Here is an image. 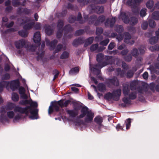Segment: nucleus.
<instances>
[{"instance_id":"obj_1","label":"nucleus","mask_w":159,"mask_h":159,"mask_svg":"<svg viewBox=\"0 0 159 159\" xmlns=\"http://www.w3.org/2000/svg\"><path fill=\"white\" fill-rule=\"evenodd\" d=\"M20 104L25 105L26 104H30L31 107H27L24 109H25L28 111V114H26L31 119H35L38 118L37 111L33 109L32 107H36L38 105L37 102H32L31 100H27L26 99L25 101H21L20 102Z\"/></svg>"},{"instance_id":"obj_2","label":"nucleus","mask_w":159,"mask_h":159,"mask_svg":"<svg viewBox=\"0 0 159 159\" xmlns=\"http://www.w3.org/2000/svg\"><path fill=\"white\" fill-rule=\"evenodd\" d=\"M86 116L85 119L86 122H90L92 121L94 117V114L91 111H89L86 107H83L81 110V114L79 116L80 118H82Z\"/></svg>"},{"instance_id":"obj_3","label":"nucleus","mask_w":159,"mask_h":159,"mask_svg":"<svg viewBox=\"0 0 159 159\" xmlns=\"http://www.w3.org/2000/svg\"><path fill=\"white\" fill-rule=\"evenodd\" d=\"M19 82L18 80L12 81L11 82L3 81L0 83V91L2 90L3 87L8 88L9 87L13 90H15L18 86Z\"/></svg>"},{"instance_id":"obj_4","label":"nucleus","mask_w":159,"mask_h":159,"mask_svg":"<svg viewBox=\"0 0 159 159\" xmlns=\"http://www.w3.org/2000/svg\"><path fill=\"white\" fill-rule=\"evenodd\" d=\"M5 109L7 110H10L14 109V111L15 113L16 112H18L20 113H25L26 114H28V111L26 109L19 106H16L15 104L11 102L8 103L7 104L5 107Z\"/></svg>"},{"instance_id":"obj_5","label":"nucleus","mask_w":159,"mask_h":159,"mask_svg":"<svg viewBox=\"0 0 159 159\" xmlns=\"http://www.w3.org/2000/svg\"><path fill=\"white\" fill-rule=\"evenodd\" d=\"M121 93V90L118 89L114 91L112 94L108 93L106 94L105 96V98L108 100L112 99L113 100L117 101L119 99Z\"/></svg>"},{"instance_id":"obj_6","label":"nucleus","mask_w":159,"mask_h":159,"mask_svg":"<svg viewBox=\"0 0 159 159\" xmlns=\"http://www.w3.org/2000/svg\"><path fill=\"white\" fill-rule=\"evenodd\" d=\"M94 121L97 124V125L95 126H93L91 127L98 132L103 131L104 126L102 124V118L100 116H97L94 118Z\"/></svg>"},{"instance_id":"obj_7","label":"nucleus","mask_w":159,"mask_h":159,"mask_svg":"<svg viewBox=\"0 0 159 159\" xmlns=\"http://www.w3.org/2000/svg\"><path fill=\"white\" fill-rule=\"evenodd\" d=\"M120 16L124 23H129L131 25H134L136 24L138 22V19L135 17H132L130 20H129L127 17L126 16L125 14L122 13Z\"/></svg>"},{"instance_id":"obj_8","label":"nucleus","mask_w":159,"mask_h":159,"mask_svg":"<svg viewBox=\"0 0 159 159\" xmlns=\"http://www.w3.org/2000/svg\"><path fill=\"white\" fill-rule=\"evenodd\" d=\"M70 102L69 100H67L64 102L63 100H61L54 102L53 106L56 111H58L60 107H66Z\"/></svg>"},{"instance_id":"obj_9","label":"nucleus","mask_w":159,"mask_h":159,"mask_svg":"<svg viewBox=\"0 0 159 159\" xmlns=\"http://www.w3.org/2000/svg\"><path fill=\"white\" fill-rule=\"evenodd\" d=\"M29 43L24 39L16 41L15 43L16 46L17 48H20L24 47L27 48L28 50H30L29 49Z\"/></svg>"},{"instance_id":"obj_10","label":"nucleus","mask_w":159,"mask_h":159,"mask_svg":"<svg viewBox=\"0 0 159 159\" xmlns=\"http://www.w3.org/2000/svg\"><path fill=\"white\" fill-rule=\"evenodd\" d=\"M17 112L15 113L14 111H10L7 112V115L9 118H14V120L16 121L21 118V115Z\"/></svg>"},{"instance_id":"obj_11","label":"nucleus","mask_w":159,"mask_h":159,"mask_svg":"<svg viewBox=\"0 0 159 159\" xmlns=\"http://www.w3.org/2000/svg\"><path fill=\"white\" fill-rule=\"evenodd\" d=\"M79 2H83L84 4H87L89 2V1L93 3H104L106 2V0H77Z\"/></svg>"},{"instance_id":"obj_12","label":"nucleus","mask_w":159,"mask_h":159,"mask_svg":"<svg viewBox=\"0 0 159 159\" xmlns=\"http://www.w3.org/2000/svg\"><path fill=\"white\" fill-rule=\"evenodd\" d=\"M107 65V64L105 63H102V65H101L100 63L95 66L93 68H91V66L90 65L89 68L91 71L93 72L95 71L96 70H98L99 69H101L103 66Z\"/></svg>"},{"instance_id":"obj_13","label":"nucleus","mask_w":159,"mask_h":159,"mask_svg":"<svg viewBox=\"0 0 159 159\" xmlns=\"http://www.w3.org/2000/svg\"><path fill=\"white\" fill-rule=\"evenodd\" d=\"M41 36L40 32H36L34 36L33 40L36 43H39L41 40Z\"/></svg>"},{"instance_id":"obj_14","label":"nucleus","mask_w":159,"mask_h":159,"mask_svg":"<svg viewBox=\"0 0 159 159\" xmlns=\"http://www.w3.org/2000/svg\"><path fill=\"white\" fill-rule=\"evenodd\" d=\"M19 92L22 98L25 100L27 98V96L25 94V90L23 87H20L19 88Z\"/></svg>"},{"instance_id":"obj_15","label":"nucleus","mask_w":159,"mask_h":159,"mask_svg":"<svg viewBox=\"0 0 159 159\" xmlns=\"http://www.w3.org/2000/svg\"><path fill=\"white\" fill-rule=\"evenodd\" d=\"M92 9L93 10L95 11L98 13L100 14L102 13L104 11L103 7H95L94 8V7L91 6Z\"/></svg>"},{"instance_id":"obj_16","label":"nucleus","mask_w":159,"mask_h":159,"mask_svg":"<svg viewBox=\"0 0 159 159\" xmlns=\"http://www.w3.org/2000/svg\"><path fill=\"white\" fill-rule=\"evenodd\" d=\"M23 24H25L24 26V28L26 29H30L34 24L33 21L32 22L29 20H27L26 22H24Z\"/></svg>"},{"instance_id":"obj_17","label":"nucleus","mask_w":159,"mask_h":159,"mask_svg":"<svg viewBox=\"0 0 159 159\" xmlns=\"http://www.w3.org/2000/svg\"><path fill=\"white\" fill-rule=\"evenodd\" d=\"M67 113L70 116L74 117L78 114V112L76 110L74 109L73 110H67Z\"/></svg>"},{"instance_id":"obj_18","label":"nucleus","mask_w":159,"mask_h":159,"mask_svg":"<svg viewBox=\"0 0 159 159\" xmlns=\"http://www.w3.org/2000/svg\"><path fill=\"white\" fill-rule=\"evenodd\" d=\"M143 0H128L127 1V4L129 5H132V3L134 4V5L135 4H136L137 3H139L140 2H141Z\"/></svg>"},{"instance_id":"obj_19","label":"nucleus","mask_w":159,"mask_h":159,"mask_svg":"<svg viewBox=\"0 0 159 159\" xmlns=\"http://www.w3.org/2000/svg\"><path fill=\"white\" fill-rule=\"evenodd\" d=\"M57 40H54L51 43H49L48 41H47L46 42L47 44L49 45L50 47V49H53L55 46V45L57 43Z\"/></svg>"},{"instance_id":"obj_20","label":"nucleus","mask_w":159,"mask_h":159,"mask_svg":"<svg viewBox=\"0 0 159 159\" xmlns=\"http://www.w3.org/2000/svg\"><path fill=\"white\" fill-rule=\"evenodd\" d=\"M45 31L46 33L48 35H50L52 33V30L51 29V27L49 26H46L45 27Z\"/></svg>"},{"instance_id":"obj_21","label":"nucleus","mask_w":159,"mask_h":159,"mask_svg":"<svg viewBox=\"0 0 159 159\" xmlns=\"http://www.w3.org/2000/svg\"><path fill=\"white\" fill-rule=\"evenodd\" d=\"M79 70V68L78 67H75L72 68L69 71L70 74L72 75L77 73Z\"/></svg>"},{"instance_id":"obj_22","label":"nucleus","mask_w":159,"mask_h":159,"mask_svg":"<svg viewBox=\"0 0 159 159\" xmlns=\"http://www.w3.org/2000/svg\"><path fill=\"white\" fill-rule=\"evenodd\" d=\"M11 98L13 101L16 102L18 100L19 97L17 93H13L12 94Z\"/></svg>"},{"instance_id":"obj_23","label":"nucleus","mask_w":159,"mask_h":159,"mask_svg":"<svg viewBox=\"0 0 159 159\" xmlns=\"http://www.w3.org/2000/svg\"><path fill=\"white\" fill-rule=\"evenodd\" d=\"M131 38L130 34L128 33H126L125 34V42L127 43H129V40Z\"/></svg>"},{"instance_id":"obj_24","label":"nucleus","mask_w":159,"mask_h":159,"mask_svg":"<svg viewBox=\"0 0 159 159\" xmlns=\"http://www.w3.org/2000/svg\"><path fill=\"white\" fill-rule=\"evenodd\" d=\"M98 90L100 91H103L105 89V86L102 84H99L98 86Z\"/></svg>"},{"instance_id":"obj_25","label":"nucleus","mask_w":159,"mask_h":159,"mask_svg":"<svg viewBox=\"0 0 159 159\" xmlns=\"http://www.w3.org/2000/svg\"><path fill=\"white\" fill-rule=\"evenodd\" d=\"M153 4L154 3L153 1L152 0H150L147 3L146 6L148 8L150 9L153 7Z\"/></svg>"},{"instance_id":"obj_26","label":"nucleus","mask_w":159,"mask_h":159,"mask_svg":"<svg viewBox=\"0 0 159 159\" xmlns=\"http://www.w3.org/2000/svg\"><path fill=\"white\" fill-rule=\"evenodd\" d=\"M152 18L156 20H157L159 19V12H154L152 14Z\"/></svg>"},{"instance_id":"obj_27","label":"nucleus","mask_w":159,"mask_h":159,"mask_svg":"<svg viewBox=\"0 0 159 159\" xmlns=\"http://www.w3.org/2000/svg\"><path fill=\"white\" fill-rule=\"evenodd\" d=\"M69 56L68 53L66 52H64L61 55L60 58L62 59L66 58Z\"/></svg>"},{"instance_id":"obj_28","label":"nucleus","mask_w":159,"mask_h":159,"mask_svg":"<svg viewBox=\"0 0 159 159\" xmlns=\"http://www.w3.org/2000/svg\"><path fill=\"white\" fill-rule=\"evenodd\" d=\"M74 125L77 126L84 125V123L83 122L79 120H76L74 122Z\"/></svg>"},{"instance_id":"obj_29","label":"nucleus","mask_w":159,"mask_h":159,"mask_svg":"<svg viewBox=\"0 0 159 159\" xmlns=\"http://www.w3.org/2000/svg\"><path fill=\"white\" fill-rule=\"evenodd\" d=\"M19 34L22 37H25L27 36L28 33L26 31L21 30L19 31Z\"/></svg>"},{"instance_id":"obj_30","label":"nucleus","mask_w":159,"mask_h":159,"mask_svg":"<svg viewBox=\"0 0 159 159\" xmlns=\"http://www.w3.org/2000/svg\"><path fill=\"white\" fill-rule=\"evenodd\" d=\"M130 120V119H128L126 120L125 122L126 123V129H127L129 128L130 126V123L131 122Z\"/></svg>"},{"instance_id":"obj_31","label":"nucleus","mask_w":159,"mask_h":159,"mask_svg":"<svg viewBox=\"0 0 159 159\" xmlns=\"http://www.w3.org/2000/svg\"><path fill=\"white\" fill-rule=\"evenodd\" d=\"M110 82L112 83L114 85L116 86L118 85L119 84L117 79L115 77L111 80Z\"/></svg>"},{"instance_id":"obj_32","label":"nucleus","mask_w":159,"mask_h":159,"mask_svg":"<svg viewBox=\"0 0 159 159\" xmlns=\"http://www.w3.org/2000/svg\"><path fill=\"white\" fill-rule=\"evenodd\" d=\"M129 90L128 87H124L123 92L124 95L125 96L127 95L129 93Z\"/></svg>"},{"instance_id":"obj_33","label":"nucleus","mask_w":159,"mask_h":159,"mask_svg":"<svg viewBox=\"0 0 159 159\" xmlns=\"http://www.w3.org/2000/svg\"><path fill=\"white\" fill-rule=\"evenodd\" d=\"M156 37L151 38L149 40V42L151 44H154L157 41Z\"/></svg>"},{"instance_id":"obj_34","label":"nucleus","mask_w":159,"mask_h":159,"mask_svg":"<svg viewBox=\"0 0 159 159\" xmlns=\"http://www.w3.org/2000/svg\"><path fill=\"white\" fill-rule=\"evenodd\" d=\"M103 55L102 54H99L97 56V60L99 62L102 60L103 58Z\"/></svg>"},{"instance_id":"obj_35","label":"nucleus","mask_w":159,"mask_h":159,"mask_svg":"<svg viewBox=\"0 0 159 159\" xmlns=\"http://www.w3.org/2000/svg\"><path fill=\"white\" fill-rule=\"evenodd\" d=\"M98 47V44H96L92 45L90 48V50L92 51H94L96 50Z\"/></svg>"},{"instance_id":"obj_36","label":"nucleus","mask_w":159,"mask_h":159,"mask_svg":"<svg viewBox=\"0 0 159 159\" xmlns=\"http://www.w3.org/2000/svg\"><path fill=\"white\" fill-rule=\"evenodd\" d=\"M109 40L107 39L104 40L101 42L100 43V44L106 46L107 45L108 43H109Z\"/></svg>"},{"instance_id":"obj_37","label":"nucleus","mask_w":159,"mask_h":159,"mask_svg":"<svg viewBox=\"0 0 159 159\" xmlns=\"http://www.w3.org/2000/svg\"><path fill=\"white\" fill-rule=\"evenodd\" d=\"M148 26V24L146 22H144L142 25V28L143 30L147 29Z\"/></svg>"},{"instance_id":"obj_38","label":"nucleus","mask_w":159,"mask_h":159,"mask_svg":"<svg viewBox=\"0 0 159 159\" xmlns=\"http://www.w3.org/2000/svg\"><path fill=\"white\" fill-rule=\"evenodd\" d=\"M116 21V19L115 18H112L110 21V22H109L108 20H107V23L110 24L111 25H112Z\"/></svg>"},{"instance_id":"obj_39","label":"nucleus","mask_w":159,"mask_h":159,"mask_svg":"<svg viewBox=\"0 0 159 159\" xmlns=\"http://www.w3.org/2000/svg\"><path fill=\"white\" fill-rule=\"evenodd\" d=\"M149 25L150 27H153L155 25V22L152 20H150L149 21Z\"/></svg>"},{"instance_id":"obj_40","label":"nucleus","mask_w":159,"mask_h":159,"mask_svg":"<svg viewBox=\"0 0 159 159\" xmlns=\"http://www.w3.org/2000/svg\"><path fill=\"white\" fill-rule=\"evenodd\" d=\"M146 15V11L145 9H142L140 12V15L141 16H144Z\"/></svg>"},{"instance_id":"obj_41","label":"nucleus","mask_w":159,"mask_h":159,"mask_svg":"<svg viewBox=\"0 0 159 159\" xmlns=\"http://www.w3.org/2000/svg\"><path fill=\"white\" fill-rule=\"evenodd\" d=\"M115 46V43H111L108 46V49L109 50H111Z\"/></svg>"},{"instance_id":"obj_42","label":"nucleus","mask_w":159,"mask_h":159,"mask_svg":"<svg viewBox=\"0 0 159 159\" xmlns=\"http://www.w3.org/2000/svg\"><path fill=\"white\" fill-rule=\"evenodd\" d=\"M129 98H130L133 99L136 98V95L135 93H132L129 95Z\"/></svg>"},{"instance_id":"obj_43","label":"nucleus","mask_w":159,"mask_h":159,"mask_svg":"<svg viewBox=\"0 0 159 159\" xmlns=\"http://www.w3.org/2000/svg\"><path fill=\"white\" fill-rule=\"evenodd\" d=\"M133 75V72L131 71L128 72L127 74V77L128 78H130L132 77Z\"/></svg>"},{"instance_id":"obj_44","label":"nucleus","mask_w":159,"mask_h":159,"mask_svg":"<svg viewBox=\"0 0 159 159\" xmlns=\"http://www.w3.org/2000/svg\"><path fill=\"white\" fill-rule=\"evenodd\" d=\"M63 26V22L62 21L60 20L58 21L57 24V27L58 28H62Z\"/></svg>"},{"instance_id":"obj_45","label":"nucleus","mask_w":159,"mask_h":159,"mask_svg":"<svg viewBox=\"0 0 159 159\" xmlns=\"http://www.w3.org/2000/svg\"><path fill=\"white\" fill-rule=\"evenodd\" d=\"M62 46L61 45H58L57 46V49L55 51V52H57L60 51L62 48Z\"/></svg>"},{"instance_id":"obj_46","label":"nucleus","mask_w":159,"mask_h":159,"mask_svg":"<svg viewBox=\"0 0 159 159\" xmlns=\"http://www.w3.org/2000/svg\"><path fill=\"white\" fill-rule=\"evenodd\" d=\"M103 32V30L101 28H98L96 30V33L97 34H101Z\"/></svg>"},{"instance_id":"obj_47","label":"nucleus","mask_w":159,"mask_h":159,"mask_svg":"<svg viewBox=\"0 0 159 159\" xmlns=\"http://www.w3.org/2000/svg\"><path fill=\"white\" fill-rule=\"evenodd\" d=\"M138 52L137 50L136 49H134L132 52V54L134 56H136Z\"/></svg>"},{"instance_id":"obj_48","label":"nucleus","mask_w":159,"mask_h":159,"mask_svg":"<svg viewBox=\"0 0 159 159\" xmlns=\"http://www.w3.org/2000/svg\"><path fill=\"white\" fill-rule=\"evenodd\" d=\"M149 69L152 72H155L157 74H159V72H157V70H153V67L152 66H150V67H149Z\"/></svg>"},{"instance_id":"obj_49","label":"nucleus","mask_w":159,"mask_h":159,"mask_svg":"<svg viewBox=\"0 0 159 159\" xmlns=\"http://www.w3.org/2000/svg\"><path fill=\"white\" fill-rule=\"evenodd\" d=\"M143 77L144 79H146L148 77V74L147 72H145L143 75Z\"/></svg>"},{"instance_id":"obj_50","label":"nucleus","mask_w":159,"mask_h":159,"mask_svg":"<svg viewBox=\"0 0 159 159\" xmlns=\"http://www.w3.org/2000/svg\"><path fill=\"white\" fill-rule=\"evenodd\" d=\"M116 129L117 131H119L120 129L123 130V127L120 124H118L117 125Z\"/></svg>"},{"instance_id":"obj_51","label":"nucleus","mask_w":159,"mask_h":159,"mask_svg":"<svg viewBox=\"0 0 159 159\" xmlns=\"http://www.w3.org/2000/svg\"><path fill=\"white\" fill-rule=\"evenodd\" d=\"M150 49L152 51H154L155 50H157V49L159 50V47L157 49V48H155V46H152L150 47Z\"/></svg>"},{"instance_id":"obj_52","label":"nucleus","mask_w":159,"mask_h":159,"mask_svg":"<svg viewBox=\"0 0 159 159\" xmlns=\"http://www.w3.org/2000/svg\"><path fill=\"white\" fill-rule=\"evenodd\" d=\"M117 39L119 41H120L123 39V37L122 35H120L117 36Z\"/></svg>"},{"instance_id":"obj_53","label":"nucleus","mask_w":159,"mask_h":159,"mask_svg":"<svg viewBox=\"0 0 159 159\" xmlns=\"http://www.w3.org/2000/svg\"><path fill=\"white\" fill-rule=\"evenodd\" d=\"M123 100L124 102L125 103H128L129 102V100L127 98L125 97L123 98Z\"/></svg>"},{"instance_id":"obj_54","label":"nucleus","mask_w":159,"mask_h":159,"mask_svg":"<svg viewBox=\"0 0 159 159\" xmlns=\"http://www.w3.org/2000/svg\"><path fill=\"white\" fill-rule=\"evenodd\" d=\"M53 111V109L52 107L51 106H50L49 107V108L48 110V113L50 114Z\"/></svg>"},{"instance_id":"obj_55","label":"nucleus","mask_w":159,"mask_h":159,"mask_svg":"<svg viewBox=\"0 0 159 159\" xmlns=\"http://www.w3.org/2000/svg\"><path fill=\"white\" fill-rule=\"evenodd\" d=\"M72 90L75 92H77L78 91V89L75 87L71 88Z\"/></svg>"},{"instance_id":"obj_56","label":"nucleus","mask_w":159,"mask_h":159,"mask_svg":"<svg viewBox=\"0 0 159 159\" xmlns=\"http://www.w3.org/2000/svg\"><path fill=\"white\" fill-rule=\"evenodd\" d=\"M91 78L92 80L96 84H98V82L97 80L94 77H91Z\"/></svg>"},{"instance_id":"obj_57","label":"nucleus","mask_w":159,"mask_h":159,"mask_svg":"<svg viewBox=\"0 0 159 159\" xmlns=\"http://www.w3.org/2000/svg\"><path fill=\"white\" fill-rule=\"evenodd\" d=\"M123 30V27L121 26L120 25L117 27V30L119 31L122 30Z\"/></svg>"},{"instance_id":"obj_58","label":"nucleus","mask_w":159,"mask_h":159,"mask_svg":"<svg viewBox=\"0 0 159 159\" xmlns=\"http://www.w3.org/2000/svg\"><path fill=\"white\" fill-rule=\"evenodd\" d=\"M105 19V17L103 16H101L99 19L100 21L101 22H103Z\"/></svg>"},{"instance_id":"obj_59","label":"nucleus","mask_w":159,"mask_h":159,"mask_svg":"<svg viewBox=\"0 0 159 159\" xmlns=\"http://www.w3.org/2000/svg\"><path fill=\"white\" fill-rule=\"evenodd\" d=\"M88 98L89 99L92 100L93 99V97L89 93H88Z\"/></svg>"},{"instance_id":"obj_60","label":"nucleus","mask_w":159,"mask_h":159,"mask_svg":"<svg viewBox=\"0 0 159 159\" xmlns=\"http://www.w3.org/2000/svg\"><path fill=\"white\" fill-rule=\"evenodd\" d=\"M93 38L91 37L89 38L88 40V41L89 42V43L90 44L93 42Z\"/></svg>"},{"instance_id":"obj_61","label":"nucleus","mask_w":159,"mask_h":159,"mask_svg":"<svg viewBox=\"0 0 159 159\" xmlns=\"http://www.w3.org/2000/svg\"><path fill=\"white\" fill-rule=\"evenodd\" d=\"M10 78V75L9 74H6L5 75L4 79H7Z\"/></svg>"},{"instance_id":"obj_62","label":"nucleus","mask_w":159,"mask_h":159,"mask_svg":"<svg viewBox=\"0 0 159 159\" xmlns=\"http://www.w3.org/2000/svg\"><path fill=\"white\" fill-rule=\"evenodd\" d=\"M58 74L59 72H57L54 75V78L53 79V81L55 79L58 77Z\"/></svg>"},{"instance_id":"obj_63","label":"nucleus","mask_w":159,"mask_h":159,"mask_svg":"<svg viewBox=\"0 0 159 159\" xmlns=\"http://www.w3.org/2000/svg\"><path fill=\"white\" fill-rule=\"evenodd\" d=\"M124 46H125L123 44V45H120V46H119V47H118V49H119L121 50V49H122L124 48Z\"/></svg>"},{"instance_id":"obj_64","label":"nucleus","mask_w":159,"mask_h":159,"mask_svg":"<svg viewBox=\"0 0 159 159\" xmlns=\"http://www.w3.org/2000/svg\"><path fill=\"white\" fill-rule=\"evenodd\" d=\"M156 35L157 37L159 39V28L158 31H157L156 32Z\"/></svg>"}]
</instances>
